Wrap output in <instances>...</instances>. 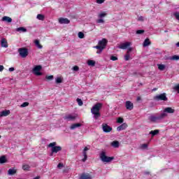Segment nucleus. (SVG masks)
I'll use <instances>...</instances> for the list:
<instances>
[{"label":"nucleus","mask_w":179,"mask_h":179,"mask_svg":"<svg viewBox=\"0 0 179 179\" xmlns=\"http://www.w3.org/2000/svg\"><path fill=\"white\" fill-rule=\"evenodd\" d=\"M101 107H103V103H96L91 109L92 114L94 115L95 120H97L101 115L100 110H101Z\"/></svg>","instance_id":"f257e3e1"},{"label":"nucleus","mask_w":179,"mask_h":179,"mask_svg":"<svg viewBox=\"0 0 179 179\" xmlns=\"http://www.w3.org/2000/svg\"><path fill=\"white\" fill-rule=\"evenodd\" d=\"M107 43H108V41L106 38H103L102 40L99 41L98 45L94 47V48H96V50H99L96 51V54H101L103 50L106 48Z\"/></svg>","instance_id":"f03ea898"},{"label":"nucleus","mask_w":179,"mask_h":179,"mask_svg":"<svg viewBox=\"0 0 179 179\" xmlns=\"http://www.w3.org/2000/svg\"><path fill=\"white\" fill-rule=\"evenodd\" d=\"M167 116V113H162L159 115L156 116L155 115H152L148 117V121L150 122H157L158 121H161V120H164Z\"/></svg>","instance_id":"7ed1b4c3"},{"label":"nucleus","mask_w":179,"mask_h":179,"mask_svg":"<svg viewBox=\"0 0 179 179\" xmlns=\"http://www.w3.org/2000/svg\"><path fill=\"white\" fill-rule=\"evenodd\" d=\"M99 157L103 163H110L114 160V157H107V154L105 151H102L99 154Z\"/></svg>","instance_id":"20e7f679"},{"label":"nucleus","mask_w":179,"mask_h":179,"mask_svg":"<svg viewBox=\"0 0 179 179\" xmlns=\"http://www.w3.org/2000/svg\"><path fill=\"white\" fill-rule=\"evenodd\" d=\"M48 148H51V156H52L53 153H58V152L62 150V147L59 145L57 146V142L50 143L48 145Z\"/></svg>","instance_id":"39448f33"},{"label":"nucleus","mask_w":179,"mask_h":179,"mask_svg":"<svg viewBox=\"0 0 179 179\" xmlns=\"http://www.w3.org/2000/svg\"><path fill=\"white\" fill-rule=\"evenodd\" d=\"M154 100H155L156 101H167L169 99L167 98L166 93H163L154 96Z\"/></svg>","instance_id":"423d86ee"},{"label":"nucleus","mask_w":179,"mask_h":179,"mask_svg":"<svg viewBox=\"0 0 179 179\" xmlns=\"http://www.w3.org/2000/svg\"><path fill=\"white\" fill-rule=\"evenodd\" d=\"M41 69H43V66H41V65H37L34 66L32 72L36 76H41V75H43V73L40 72Z\"/></svg>","instance_id":"0eeeda50"},{"label":"nucleus","mask_w":179,"mask_h":179,"mask_svg":"<svg viewBox=\"0 0 179 179\" xmlns=\"http://www.w3.org/2000/svg\"><path fill=\"white\" fill-rule=\"evenodd\" d=\"M18 52L22 58H26L29 55V50L26 48H21L18 49Z\"/></svg>","instance_id":"6e6552de"},{"label":"nucleus","mask_w":179,"mask_h":179,"mask_svg":"<svg viewBox=\"0 0 179 179\" xmlns=\"http://www.w3.org/2000/svg\"><path fill=\"white\" fill-rule=\"evenodd\" d=\"M78 115H76L69 114L64 117V120L66 121H75Z\"/></svg>","instance_id":"1a4fd4ad"},{"label":"nucleus","mask_w":179,"mask_h":179,"mask_svg":"<svg viewBox=\"0 0 179 179\" xmlns=\"http://www.w3.org/2000/svg\"><path fill=\"white\" fill-rule=\"evenodd\" d=\"M102 129L103 132L108 134V132H111V131H113V127L108 126L107 124H102Z\"/></svg>","instance_id":"9d476101"},{"label":"nucleus","mask_w":179,"mask_h":179,"mask_svg":"<svg viewBox=\"0 0 179 179\" xmlns=\"http://www.w3.org/2000/svg\"><path fill=\"white\" fill-rule=\"evenodd\" d=\"M125 107L127 110H129V111H131V110H134V103L131 102V101H127L125 103Z\"/></svg>","instance_id":"9b49d317"},{"label":"nucleus","mask_w":179,"mask_h":179,"mask_svg":"<svg viewBox=\"0 0 179 179\" xmlns=\"http://www.w3.org/2000/svg\"><path fill=\"white\" fill-rule=\"evenodd\" d=\"M59 23H60V24H69L71 21L68 18L62 17L59 19Z\"/></svg>","instance_id":"f8f14e48"},{"label":"nucleus","mask_w":179,"mask_h":179,"mask_svg":"<svg viewBox=\"0 0 179 179\" xmlns=\"http://www.w3.org/2000/svg\"><path fill=\"white\" fill-rule=\"evenodd\" d=\"M92 175L90 173H82L79 178V179H92Z\"/></svg>","instance_id":"ddd939ff"},{"label":"nucleus","mask_w":179,"mask_h":179,"mask_svg":"<svg viewBox=\"0 0 179 179\" xmlns=\"http://www.w3.org/2000/svg\"><path fill=\"white\" fill-rule=\"evenodd\" d=\"M130 45H131V43L130 42H126L124 43H122L119 46V48H120V50H127V48H128V47H129Z\"/></svg>","instance_id":"4468645a"},{"label":"nucleus","mask_w":179,"mask_h":179,"mask_svg":"<svg viewBox=\"0 0 179 179\" xmlns=\"http://www.w3.org/2000/svg\"><path fill=\"white\" fill-rule=\"evenodd\" d=\"M127 128H128V124H127L126 123H123L122 124L117 127V131H124V129H127Z\"/></svg>","instance_id":"2eb2a0df"},{"label":"nucleus","mask_w":179,"mask_h":179,"mask_svg":"<svg viewBox=\"0 0 179 179\" xmlns=\"http://www.w3.org/2000/svg\"><path fill=\"white\" fill-rule=\"evenodd\" d=\"M10 114V110H5L1 112L0 117H8Z\"/></svg>","instance_id":"dca6fc26"},{"label":"nucleus","mask_w":179,"mask_h":179,"mask_svg":"<svg viewBox=\"0 0 179 179\" xmlns=\"http://www.w3.org/2000/svg\"><path fill=\"white\" fill-rule=\"evenodd\" d=\"M164 114H166V113H168V114H173L174 113V109H172L171 108L168 107L164 110Z\"/></svg>","instance_id":"f3484780"},{"label":"nucleus","mask_w":179,"mask_h":179,"mask_svg":"<svg viewBox=\"0 0 179 179\" xmlns=\"http://www.w3.org/2000/svg\"><path fill=\"white\" fill-rule=\"evenodd\" d=\"M1 20L3 22H7V23H12V18L8 16L3 17Z\"/></svg>","instance_id":"a211bd4d"},{"label":"nucleus","mask_w":179,"mask_h":179,"mask_svg":"<svg viewBox=\"0 0 179 179\" xmlns=\"http://www.w3.org/2000/svg\"><path fill=\"white\" fill-rule=\"evenodd\" d=\"M1 47L4 48H8V41L5 38L1 39Z\"/></svg>","instance_id":"6ab92c4d"},{"label":"nucleus","mask_w":179,"mask_h":179,"mask_svg":"<svg viewBox=\"0 0 179 179\" xmlns=\"http://www.w3.org/2000/svg\"><path fill=\"white\" fill-rule=\"evenodd\" d=\"M81 125H82V124H80V123L73 124L70 127V129H76V128H79V127H80Z\"/></svg>","instance_id":"aec40b11"},{"label":"nucleus","mask_w":179,"mask_h":179,"mask_svg":"<svg viewBox=\"0 0 179 179\" xmlns=\"http://www.w3.org/2000/svg\"><path fill=\"white\" fill-rule=\"evenodd\" d=\"M16 173H17V171L15 169H10L8 171V176H13V175L16 174Z\"/></svg>","instance_id":"412c9836"},{"label":"nucleus","mask_w":179,"mask_h":179,"mask_svg":"<svg viewBox=\"0 0 179 179\" xmlns=\"http://www.w3.org/2000/svg\"><path fill=\"white\" fill-rule=\"evenodd\" d=\"M110 145L113 148H120V142L117 141H113Z\"/></svg>","instance_id":"4be33fe9"},{"label":"nucleus","mask_w":179,"mask_h":179,"mask_svg":"<svg viewBox=\"0 0 179 179\" xmlns=\"http://www.w3.org/2000/svg\"><path fill=\"white\" fill-rule=\"evenodd\" d=\"M8 160L6 159V157L5 155H3L0 157V164H3V163H6Z\"/></svg>","instance_id":"5701e85b"},{"label":"nucleus","mask_w":179,"mask_h":179,"mask_svg":"<svg viewBox=\"0 0 179 179\" xmlns=\"http://www.w3.org/2000/svg\"><path fill=\"white\" fill-rule=\"evenodd\" d=\"M150 40L149 38H146L143 42V47H148V45H150Z\"/></svg>","instance_id":"b1692460"},{"label":"nucleus","mask_w":179,"mask_h":179,"mask_svg":"<svg viewBox=\"0 0 179 179\" xmlns=\"http://www.w3.org/2000/svg\"><path fill=\"white\" fill-rule=\"evenodd\" d=\"M87 65H89V66H94V65H96V62H94V60H88Z\"/></svg>","instance_id":"393cba45"},{"label":"nucleus","mask_w":179,"mask_h":179,"mask_svg":"<svg viewBox=\"0 0 179 179\" xmlns=\"http://www.w3.org/2000/svg\"><path fill=\"white\" fill-rule=\"evenodd\" d=\"M106 16H107V13L106 12H101L98 15V17H99V19H102V17H106Z\"/></svg>","instance_id":"a878e982"},{"label":"nucleus","mask_w":179,"mask_h":179,"mask_svg":"<svg viewBox=\"0 0 179 179\" xmlns=\"http://www.w3.org/2000/svg\"><path fill=\"white\" fill-rule=\"evenodd\" d=\"M159 129H155L154 131H151L150 132V134L152 135V136H155V135H157V134H159Z\"/></svg>","instance_id":"bb28decb"},{"label":"nucleus","mask_w":179,"mask_h":179,"mask_svg":"<svg viewBox=\"0 0 179 179\" xmlns=\"http://www.w3.org/2000/svg\"><path fill=\"white\" fill-rule=\"evenodd\" d=\"M22 170H24V171H29L30 170V166L27 164L22 165Z\"/></svg>","instance_id":"cd10ccee"},{"label":"nucleus","mask_w":179,"mask_h":179,"mask_svg":"<svg viewBox=\"0 0 179 179\" xmlns=\"http://www.w3.org/2000/svg\"><path fill=\"white\" fill-rule=\"evenodd\" d=\"M34 43H35L36 45L38 47V48H40V49L43 48V45H41V44H40V41L36 40L34 41Z\"/></svg>","instance_id":"c85d7f7f"},{"label":"nucleus","mask_w":179,"mask_h":179,"mask_svg":"<svg viewBox=\"0 0 179 179\" xmlns=\"http://www.w3.org/2000/svg\"><path fill=\"white\" fill-rule=\"evenodd\" d=\"M157 66L159 71H164V69H166V66L164 64H157Z\"/></svg>","instance_id":"c756f323"},{"label":"nucleus","mask_w":179,"mask_h":179,"mask_svg":"<svg viewBox=\"0 0 179 179\" xmlns=\"http://www.w3.org/2000/svg\"><path fill=\"white\" fill-rule=\"evenodd\" d=\"M83 155L84 156V158L83 159V162H85L87 160V152H86V151H83Z\"/></svg>","instance_id":"7c9ffc66"},{"label":"nucleus","mask_w":179,"mask_h":179,"mask_svg":"<svg viewBox=\"0 0 179 179\" xmlns=\"http://www.w3.org/2000/svg\"><path fill=\"white\" fill-rule=\"evenodd\" d=\"M17 31H22L23 33H25V31H27V29L24 27H19L17 29Z\"/></svg>","instance_id":"2f4dec72"},{"label":"nucleus","mask_w":179,"mask_h":179,"mask_svg":"<svg viewBox=\"0 0 179 179\" xmlns=\"http://www.w3.org/2000/svg\"><path fill=\"white\" fill-rule=\"evenodd\" d=\"M78 38H85V34H83V32L82 31L78 32Z\"/></svg>","instance_id":"473e14b6"},{"label":"nucleus","mask_w":179,"mask_h":179,"mask_svg":"<svg viewBox=\"0 0 179 179\" xmlns=\"http://www.w3.org/2000/svg\"><path fill=\"white\" fill-rule=\"evenodd\" d=\"M171 59H172L173 61H178L179 59V56L178 55H173L171 57Z\"/></svg>","instance_id":"72a5a7b5"},{"label":"nucleus","mask_w":179,"mask_h":179,"mask_svg":"<svg viewBox=\"0 0 179 179\" xmlns=\"http://www.w3.org/2000/svg\"><path fill=\"white\" fill-rule=\"evenodd\" d=\"M37 19H38V20H44V15L42 14H38L37 15Z\"/></svg>","instance_id":"f704fd0d"},{"label":"nucleus","mask_w":179,"mask_h":179,"mask_svg":"<svg viewBox=\"0 0 179 179\" xmlns=\"http://www.w3.org/2000/svg\"><path fill=\"white\" fill-rule=\"evenodd\" d=\"M129 58H131V56L129 55V53H127L124 55V59L125 61H129Z\"/></svg>","instance_id":"c9c22d12"},{"label":"nucleus","mask_w":179,"mask_h":179,"mask_svg":"<svg viewBox=\"0 0 179 179\" xmlns=\"http://www.w3.org/2000/svg\"><path fill=\"white\" fill-rule=\"evenodd\" d=\"M117 122L118 124H122V122H124V118L122 117H118L117 118Z\"/></svg>","instance_id":"e433bc0d"},{"label":"nucleus","mask_w":179,"mask_h":179,"mask_svg":"<svg viewBox=\"0 0 179 179\" xmlns=\"http://www.w3.org/2000/svg\"><path fill=\"white\" fill-rule=\"evenodd\" d=\"M136 34H143V33H145V30L143 29H138L136 31Z\"/></svg>","instance_id":"4c0bfd02"},{"label":"nucleus","mask_w":179,"mask_h":179,"mask_svg":"<svg viewBox=\"0 0 179 179\" xmlns=\"http://www.w3.org/2000/svg\"><path fill=\"white\" fill-rule=\"evenodd\" d=\"M62 82V78L61 77H58L56 78V83L59 84Z\"/></svg>","instance_id":"58836bf2"},{"label":"nucleus","mask_w":179,"mask_h":179,"mask_svg":"<svg viewBox=\"0 0 179 179\" xmlns=\"http://www.w3.org/2000/svg\"><path fill=\"white\" fill-rule=\"evenodd\" d=\"M77 102L78 103V106H83V101H82V99L78 98Z\"/></svg>","instance_id":"ea45409f"},{"label":"nucleus","mask_w":179,"mask_h":179,"mask_svg":"<svg viewBox=\"0 0 179 179\" xmlns=\"http://www.w3.org/2000/svg\"><path fill=\"white\" fill-rule=\"evenodd\" d=\"M110 59H111V61H117L118 57H117L116 56L112 55V56H110Z\"/></svg>","instance_id":"a19ab883"},{"label":"nucleus","mask_w":179,"mask_h":179,"mask_svg":"<svg viewBox=\"0 0 179 179\" xmlns=\"http://www.w3.org/2000/svg\"><path fill=\"white\" fill-rule=\"evenodd\" d=\"M148 145L146 143L142 144L141 145V149H148Z\"/></svg>","instance_id":"79ce46f5"},{"label":"nucleus","mask_w":179,"mask_h":179,"mask_svg":"<svg viewBox=\"0 0 179 179\" xmlns=\"http://www.w3.org/2000/svg\"><path fill=\"white\" fill-rule=\"evenodd\" d=\"M45 78L48 80H52L54 79V76H48Z\"/></svg>","instance_id":"37998d69"},{"label":"nucleus","mask_w":179,"mask_h":179,"mask_svg":"<svg viewBox=\"0 0 179 179\" xmlns=\"http://www.w3.org/2000/svg\"><path fill=\"white\" fill-rule=\"evenodd\" d=\"M73 71H74L75 72H78V71H79V66H74L73 67Z\"/></svg>","instance_id":"c03bdc74"},{"label":"nucleus","mask_w":179,"mask_h":179,"mask_svg":"<svg viewBox=\"0 0 179 179\" xmlns=\"http://www.w3.org/2000/svg\"><path fill=\"white\" fill-rule=\"evenodd\" d=\"M27 106H29V102H24V103L21 105V107L24 108V107H27Z\"/></svg>","instance_id":"a18cd8bd"},{"label":"nucleus","mask_w":179,"mask_h":179,"mask_svg":"<svg viewBox=\"0 0 179 179\" xmlns=\"http://www.w3.org/2000/svg\"><path fill=\"white\" fill-rule=\"evenodd\" d=\"M174 90H177L178 93H179V84L176 85L174 87H173Z\"/></svg>","instance_id":"49530a36"},{"label":"nucleus","mask_w":179,"mask_h":179,"mask_svg":"<svg viewBox=\"0 0 179 179\" xmlns=\"http://www.w3.org/2000/svg\"><path fill=\"white\" fill-rule=\"evenodd\" d=\"M96 23H98V24L104 23V20L99 19V20H96Z\"/></svg>","instance_id":"de8ad7c7"},{"label":"nucleus","mask_w":179,"mask_h":179,"mask_svg":"<svg viewBox=\"0 0 179 179\" xmlns=\"http://www.w3.org/2000/svg\"><path fill=\"white\" fill-rule=\"evenodd\" d=\"M105 1L106 0H96V3H99V4L104 3Z\"/></svg>","instance_id":"09e8293b"},{"label":"nucleus","mask_w":179,"mask_h":179,"mask_svg":"<svg viewBox=\"0 0 179 179\" xmlns=\"http://www.w3.org/2000/svg\"><path fill=\"white\" fill-rule=\"evenodd\" d=\"M63 166H64V164L62 163H59L57 165L58 169H62Z\"/></svg>","instance_id":"8fccbe9b"},{"label":"nucleus","mask_w":179,"mask_h":179,"mask_svg":"<svg viewBox=\"0 0 179 179\" xmlns=\"http://www.w3.org/2000/svg\"><path fill=\"white\" fill-rule=\"evenodd\" d=\"M8 71H9L10 72H13V71H15V68L10 67V68L8 69Z\"/></svg>","instance_id":"3c124183"},{"label":"nucleus","mask_w":179,"mask_h":179,"mask_svg":"<svg viewBox=\"0 0 179 179\" xmlns=\"http://www.w3.org/2000/svg\"><path fill=\"white\" fill-rule=\"evenodd\" d=\"M132 51V48H129L127 50V54H129Z\"/></svg>","instance_id":"603ef678"},{"label":"nucleus","mask_w":179,"mask_h":179,"mask_svg":"<svg viewBox=\"0 0 179 179\" xmlns=\"http://www.w3.org/2000/svg\"><path fill=\"white\" fill-rule=\"evenodd\" d=\"M4 67L3 65H0V72H2V71H3Z\"/></svg>","instance_id":"864d4df0"},{"label":"nucleus","mask_w":179,"mask_h":179,"mask_svg":"<svg viewBox=\"0 0 179 179\" xmlns=\"http://www.w3.org/2000/svg\"><path fill=\"white\" fill-rule=\"evenodd\" d=\"M138 20H139L140 22H143V17L142 16L139 17H138Z\"/></svg>","instance_id":"5fc2aeb1"},{"label":"nucleus","mask_w":179,"mask_h":179,"mask_svg":"<svg viewBox=\"0 0 179 179\" xmlns=\"http://www.w3.org/2000/svg\"><path fill=\"white\" fill-rule=\"evenodd\" d=\"M89 150V148L87 147H85L83 150V152H87Z\"/></svg>","instance_id":"6e6d98bb"},{"label":"nucleus","mask_w":179,"mask_h":179,"mask_svg":"<svg viewBox=\"0 0 179 179\" xmlns=\"http://www.w3.org/2000/svg\"><path fill=\"white\" fill-rule=\"evenodd\" d=\"M34 179H40V176H36V177L34 178Z\"/></svg>","instance_id":"4d7b16f0"},{"label":"nucleus","mask_w":179,"mask_h":179,"mask_svg":"<svg viewBox=\"0 0 179 179\" xmlns=\"http://www.w3.org/2000/svg\"><path fill=\"white\" fill-rule=\"evenodd\" d=\"M137 100H138V101H139V100H141V97H138Z\"/></svg>","instance_id":"13d9d810"},{"label":"nucleus","mask_w":179,"mask_h":179,"mask_svg":"<svg viewBox=\"0 0 179 179\" xmlns=\"http://www.w3.org/2000/svg\"><path fill=\"white\" fill-rule=\"evenodd\" d=\"M164 33H169V31L168 30H165Z\"/></svg>","instance_id":"bf43d9fd"},{"label":"nucleus","mask_w":179,"mask_h":179,"mask_svg":"<svg viewBox=\"0 0 179 179\" xmlns=\"http://www.w3.org/2000/svg\"><path fill=\"white\" fill-rule=\"evenodd\" d=\"M0 174H1V171H0Z\"/></svg>","instance_id":"052dcab7"},{"label":"nucleus","mask_w":179,"mask_h":179,"mask_svg":"<svg viewBox=\"0 0 179 179\" xmlns=\"http://www.w3.org/2000/svg\"><path fill=\"white\" fill-rule=\"evenodd\" d=\"M0 138H1V136H0Z\"/></svg>","instance_id":"680f3d73"}]
</instances>
